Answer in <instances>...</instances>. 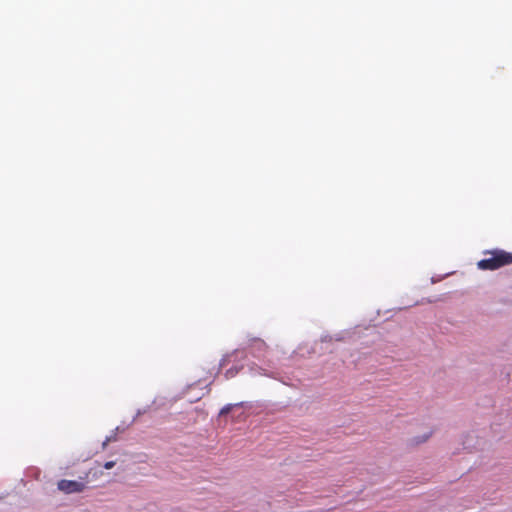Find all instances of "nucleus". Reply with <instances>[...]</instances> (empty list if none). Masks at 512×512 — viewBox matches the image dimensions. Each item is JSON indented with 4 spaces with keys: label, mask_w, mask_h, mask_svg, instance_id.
<instances>
[{
    "label": "nucleus",
    "mask_w": 512,
    "mask_h": 512,
    "mask_svg": "<svg viewBox=\"0 0 512 512\" xmlns=\"http://www.w3.org/2000/svg\"><path fill=\"white\" fill-rule=\"evenodd\" d=\"M485 258L477 262L480 270H497L512 264V253L502 249L485 250Z\"/></svg>",
    "instance_id": "1"
},
{
    "label": "nucleus",
    "mask_w": 512,
    "mask_h": 512,
    "mask_svg": "<svg viewBox=\"0 0 512 512\" xmlns=\"http://www.w3.org/2000/svg\"><path fill=\"white\" fill-rule=\"evenodd\" d=\"M432 434V431H429L427 433H425L424 435L422 436H415L411 439L412 443L415 444V445H419V444H422L424 442H426L429 437L431 436Z\"/></svg>",
    "instance_id": "4"
},
{
    "label": "nucleus",
    "mask_w": 512,
    "mask_h": 512,
    "mask_svg": "<svg viewBox=\"0 0 512 512\" xmlns=\"http://www.w3.org/2000/svg\"><path fill=\"white\" fill-rule=\"evenodd\" d=\"M57 488L65 494L81 493L86 489V484L82 481L62 479L58 481Z\"/></svg>",
    "instance_id": "2"
},
{
    "label": "nucleus",
    "mask_w": 512,
    "mask_h": 512,
    "mask_svg": "<svg viewBox=\"0 0 512 512\" xmlns=\"http://www.w3.org/2000/svg\"><path fill=\"white\" fill-rule=\"evenodd\" d=\"M125 429H126V427H124V426H117L115 428V432L113 434H111L110 436L106 437V442H115V441H117L116 433L117 432H124Z\"/></svg>",
    "instance_id": "5"
},
{
    "label": "nucleus",
    "mask_w": 512,
    "mask_h": 512,
    "mask_svg": "<svg viewBox=\"0 0 512 512\" xmlns=\"http://www.w3.org/2000/svg\"><path fill=\"white\" fill-rule=\"evenodd\" d=\"M257 343L259 344V347L265 348L266 344L262 340H257Z\"/></svg>",
    "instance_id": "7"
},
{
    "label": "nucleus",
    "mask_w": 512,
    "mask_h": 512,
    "mask_svg": "<svg viewBox=\"0 0 512 512\" xmlns=\"http://www.w3.org/2000/svg\"><path fill=\"white\" fill-rule=\"evenodd\" d=\"M110 442H106V439L102 443V449L105 450Z\"/></svg>",
    "instance_id": "8"
},
{
    "label": "nucleus",
    "mask_w": 512,
    "mask_h": 512,
    "mask_svg": "<svg viewBox=\"0 0 512 512\" xmlns=\"http://www.w3.org/2000/svg\"><path fill=\"white\" fill-rule=\"evenodd\" d=\"M115 464V461H108L104 464V468L107 470L112 469L115 466Z\"/></svg>",
    "instance_id": "6"
},
{
    "label": "nucleus",
    "mask_w": 512,
    "mask_h": 512,
    "mask_svg": "<svg viewBox=\"0 0 512 512\" xmlns=\"http://www.w3.org/2000/svg\"><path fill=\"white\" fill-rule=\"evenodd\" d=\"M252 406L246 403H235V404H228L224 406L219 413V416H225L229 413H234L237 416H241L246 413H252L251 411Z\"/></svg>",
    "instance_id": "3"
}]
</instances>
